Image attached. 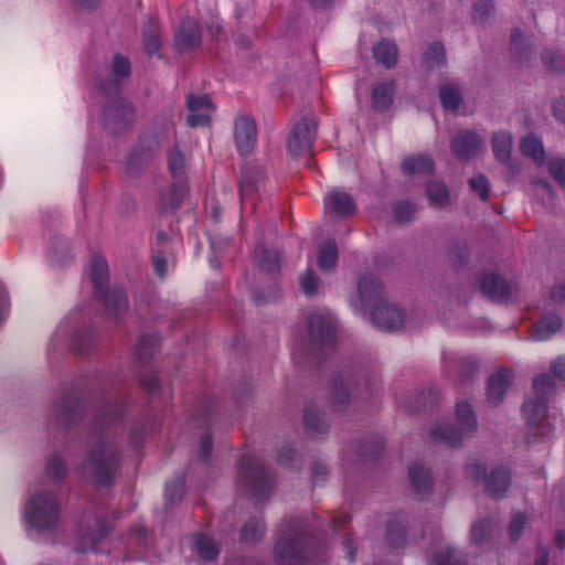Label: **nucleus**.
I'll return each instance as SVG.
<instances>
[{"instance_id":"obj_39","label":"nucleus","mask_w":565,"mask_h":565,"mask_svg":"<svg viewBox=\"0 0 565 565\" xmlns=\"http://www.w3.org/2000/svg\"><path fill=\"white\" fill-rule=\"evenodd\" d=\"M394 213L398 222H407L413 217L415 209L411 203L401 202L395 206Z\"/></svg>"},{"instance_id":"obj_63","label":"nucleus","mask_w":565,"mask_h":565,"mask_svg":"<svg viewBox=\"0 0 565 565\" xmlns=\"http://www.w3.org/2000/svg\"><path fill=\"white\" fill-rule=\"evenodd\" d=\"M142 385L148 390H153L156 386V381L153 380L151 383H145L142 382Z\"/></svg>"},{"instance_id":"obj_38","label":"nucleus","mask_w":565,"mask_h":565,"mask_svg":"<svg viewBox=\"0 0 565 565\" xmlns=\"http://www.w3.org/2000/svg\"><path fill=\"white\" fill-rule=\"evenodd\" d=\"M548 169L553 178L565 186V161L562 159H552L548 162Z\"/></svg>"},{"instance_id":"obj_29","label":"nucleus","mask_w":565,"mask_h":565,"mask_svg":"<svg viewBox=\"0 0 565 565\" xmlns=\"http://www.w3.org/2000/svg\"><path fill=\"white\" fill-rule=\"evenodd\" d=\"M195 551L205 561H212L218 554L216 545L205 535H198L195 537Z\"/></svg>"},{"instance_id":"obj_30","label":"nucleus","mask_w":565,"mask_h":565,"mask_svg":"<svg viewBox=\"0 0 565 565\" xmlns=\"http://www.w3.org/2000/svg\"><path fill=\"white\" fill-rule=\"evenodd\" d=\"M439 97L443 106L447 109H456L461 100V94L454 85L441 86Z\"/></svg>"},{"instance_id":"obj_24","label":"nucleus","mask_w":565,"mask_h":565,"mask_svg":"<svg viewBox=\"0 0 565 565\" xmlns=\"http://www.w3.org/2000/svg\"><path fill=\"white\" fill-rule=\"evenodd\" d=\"M111 73H113V76L115 77L113 83L109 85V86H105V85H102V89L107 93L109 90V93L114 89V90H117L118 89V82L122 78H126L130 75V63L129 61L121 56V55H116L113 60V63H111Z\"/></svg>"},{"instance_id":"obj_9","label":"nucleus","mask_w":565,"mask_h":565,"mask_svg":"<svg viewBox=\"0 0 565 565\" xmlns=\"http://www.w3.org/2000/svg\"><path fill=\"white\" fill-rule=\"evenodd\" d=\"M234 140L242 156L252 153L257 141L256 124L252 117L237 115L234 120Z\"/></svg>"},{"instance_id":"obj_35","label":"nucleus","mask_w":565,"mask_h":565,"mask_svg":"<svg viewBox=\"0 0 565 565\" xmlns=\"http://www.w3.org/2000/svg\"><path fill=\"white\" fill-rule=\"evenodd\" d=\"M156 24H151L149 31L143 32V45L148 54H156L160 49V40L156 32Z\"/></svg>"},{"instance_id":"obj_56","label":"nucleus","mask_w":565,"mask_h":565,"mask_svg":"<svg viewBox=\"0 0 565 565\" xmlns=\"http://www.w3.org/2000/svg\"><path fill=\"white\" fill-rule=\"evenodd\" d=\"M77 6L82 8H93L97 3H99L100 0H73Z\"/></svg>"},{"instance_id":"obj_19","label":"nucleus","mask_w":565,"mask_h":565,"mask_svg":"<svg viewBox=\"0 0 565 565\" xmlns=\"http://www.w3.org/2000/svg\"><path fill=\"white\" fill-rule=\"evenodd\" d=\"M492 150L498 161L507 163L513 148V138L510 132L498 131L492 136Z\"/></svg>"},{"instance_id":"obj_44","label":"nucleus","mask_w":565,"mask_h":565,"mask_svg":"<svg viewBox=\"0 0 565 565\" xmlns=\"http://www.w3.org/2000/svg\"><path fill=\"white\" fill-rule=\"evenodd\" d=\"M551 371L555 375V377L565 381V355L556 358L551 363Z\"/></svg>"},{"instance_id":"obj_2","label":"nucleus","mask_w":565,"mask_h":565,"mask_svg":"<svg viewBox=\"0 0 565 565\" xmlns=\"http://www.w3.org/2000/svg\"><path fill=\"white\" fill-rule=\"evenodd\" d=\"M60 503L49 492L32 494L24 508V520L30 529L38 532L52 530L60 520Z\"/></svg>"},{"instance_id":"obj_48","label":"nucleus","mask_w":565,"mask_h":565,"mask_svg":"<svg viewBox=\"0 0 565 565\" xmlns=\"http://www.w3.org/2000/svg\"><path fill=\"white\" fill-rule=\"evenodd\" d=\"M212 450V440L210 436H204L201 440L199 456L202 459H207Z\"/></svg>"},{"instance_id":"obj_58","label":"nucleus","mask_w":565,"mask_h":565,"mask_svg":"<svg viewBox=\"0 0 565 565\" xmlns=\"http://www.w3.org/2000/svg\"><path fill=\"white\" fill-rule=\"evenodd\" d=\"M312 6L317 8H324L333 2V0H310Z\"/></svg>"},{"instance_id":"obj_57","label":"nucleus","mask_w":565,"mask_h":565,"mask_svg":"<svg viewBox=\"0 0 565 565\" xmlns=\"http://www.w3.org/2000/svg\"><path fill=\"white\" fill-rule=\"evenodd\" d=\"M253 185L252 183L247 182L246 179H243L241 182V193L244 198L245 195L249 194L252 192Z\"/></svg>"},{"instance_id":"obj_62","label":"nucleus","mask_w":565,"mask_h":565,"mask_svg":"<svg viewBox=\"0 0 565 565\" xmlns=\"http://www.w3.org/2000/svg\"><path fill=\"white\" fill-rule=\"evenodd\" d=\"M547 564V555L544 554L536 563V565H546Z\"/></svg>"},{"instance_id":"obj_34","label":"nucleus","mask_w":565,"mask_h":565,"mask_svg":"<svg viewBox=\"0 0 565 565\" xmlns=\"http://www.w3.org/2000/svg\"><path fill=\"white\" fill-rule=\"evenodd\" d=\"M300 287L301 290L310 296L317 292L318 289V279L311 269H307L301 276H300Z\"/></svg>"},{"instance_id":"obj_50","label":"nucleus","mask_w":565,"mask_h":565,"mask_svg":"<svg viewBox=\"0 0 565 565\" xmlns=\"http://www.w3.org/2000/svg\"><path fill=\"white\" fill-rule=\"evenodd\" d=\"M551 298L555 301L565 299V284H555L550 291Z\"/></svg>"},{"instance_id":"obj_37","label":"nucleus","mask_w":565,"mask_h":565,"mask_svg":"<svg viewBox=\"0 0 565 565\" xmlns=\"http://www.w3.org/2000/svg\"><path fill=\"white\" fill-rule=\"evenodd\" d=\"M66 468L64 462L58 457H52L47 462V475L53 479H61L65 476Z\"/></svg>"},{"instance_id":"obj_40","label":"nucleus","mask_w":565,"mask_h":565,"mask_svg":"<svg viewBox=\"0 0 565 565\" xmlns=\"http://www.w3.org/2000/svg\"><path fill=\"white\" fill-rule=\"evenodd\" d=\"M79 408L77 405H62L58 406L56 416L61 422L72 423L74 418L77 416Z\"/></svg>"},{"instance_id":"obj_26","label":"nucleus","mask_w":565,"mask_h":565,"mask_svg":"<svg viewBox=\"0 0 565 565\" xmlns=\"http://www.w3.org/2000/svg\"><path fill=\"white\" fill-rule=\"evenodd\" d=\"M409 479L419 493L426 492L431 484L429 472L419 463L409 466Z\"/></svg>"},{"instance_id":"obj_53","label":"nucleus","mask_w":565,"mask_h":565,"mask_svg":"<svg viewBox=\"0 0 565 565\" xmlns=\"http://www.w3.org/2000/svg\"><path fill=\"white\" fill-rule=\"evenodd\" d=\"M554 115L555 117L565 122V100H558L554 104Z\"/></svg>"},{"instance_id":"obj_23","label":"nucleus","mask_w":565,"mask_h":565,"mask_svg":"<svg viewBox=\"0 0 565 565\" xmlns=\"http://www.w3.org/2000/svg\"><path fill=\"white\" fill-rule=\"evenodd\" d=\"M521 151L524 156L532 158L537 166L545 162V152L542 141L534 137L527 136L520 143Z\"/></svg>"},{"instance_id":"obj_52","label":"nucleus","mask_w":565,"mask_h":565,"mask_svg":"<svg viewBox=\"0 0 565 565\" xmlns=\"http://www.w3.org/2000/svg\"><path fill=\"white\" fill-rule=\"evenodd\" d=\"M454 361L459 364L460 372L462 373V375L466 374V367L473 369L477 364L472 358H465V359H461L460 361L458 359H454Z\"/></svg>"},{"instance_id":"obj_8","label":"nucleus","mask_w":565,"mask_h":565,"mask_svg":"<svg viewBox=\"0 0 565 565\" xmlns=\"http://www.w3.org/2000/svg\"><path fill=\"white\" fill-rule=\"evenodd\" d=\"M317 125L313 120L303 119L292 128L287 147L292 156H299L308 152L316 136Z\"/></svg>"},{"instance_id":"obj_14","label":"nucleus","mask_w":565,"mask_h":565,"mask_svg":"<svg viewBox=\"0 0 565 565\" xmlns=\"http://www.w3.org/2000/svg\"><path fill=\"white\" fill-rule=\"evenodd\" d=\"M512 371L500 370L492 374L488 381L487 396L489 403L497 405L501 403L512 382Z\"/></svg>"},{"instance_id":"obj_1","label":"nucleus","mask_w":565,"mask_h":565,"mask_svg":"<svg viewBox=\"0 0 565 565\" xmlns=\"http://www.w3.org/2000/svg\"><path fill=\"white\" fill-rule=\"evenodd\" d=\"M382 290V284L375 276L363 275L358 282V296L351 299V305L363 312L371 309L370 320L377 329L397 331L404 326V315L398 307L383 300Z\"/></svg>"},{"instance_id":"obj_25","label":"nucleus","mask_w":565,"mask_h":565,"mask_svg":"<svg viewBox=\"0 0 565 565\" xmlns=\"http://www.w3.org/2000/svg\"><path fill=\"white\" fill-rule=\"evenodd\" d=\"M338 260V248L334 242L328 241L321 245L318 255V266L323 271L334 268Z\"/></svg>"},{"instance_id":"obj_27","label":"nucleus","mask_w":565,"mask_h":565,"mask_svg":"<svg viewBox=\"0 0 565 565\" xmlns=\"http://www.w3.org/2000/svg\"><path fill=\"white\" fill-rule=\"evenodd\" d=\"M426 193L429 202L436 207H444L449 203V191L445 184L440 182H429L427 184Z\"/></svg>"},{"instance_id":"obj_5","label":"nucleus","mask_w":565,"mask_h":565,"mask_svg":"<svg viewBox=\"0 0 565 565\" xmlns=\"http://www.w3.org/2000/svg\"><path fill=\"white\" fill-rule=\"evenodd\" d=\"M90 278L95 285L98 297L102 299L110 315L117 316L126 311L128 301L121 289H114L110 292H104V288L108 279V266L103 257L96 256L93 258L90 264Z\"/></svg>"},{"instance_id":"obj_15","label":"nucleus","mask_w":565,"mask_h":565,"mask_svg":"<svg viewBox=\"0 0 565 565\" xmlns=\"http://www.w3.org/2000/svg\"><path fill=\"white\" fill-rule=\"evenodd\" d=\"M324 205L339 216H349L355 212V203L351 195L337 189L329 192Z\"/></svg>"},{"instance_id":"obj_16","label":"nucleus","mask_w":565,"mask_h":565,"mask_svg":"<svg viewBox=\"0 0 565 565\" xmlns=\"http://www.w3.org/2000/svg\"><path fill=\"white\" fill-rule=\"evenodd\" d=\"M480 286L483 294L492 300L504 299L509 294L507 281L494 274L484 275L481 278Z\"/></svg>"},{"instance_id":"obj_64","label":"nucleus","mask_w":565,"mask_h":565,"mask_svg":"<svg viewBox=\"0 0 565 565\" xmlns=\"http://www.w3.org/2000/svg\"><path fill=\"white\" fill-rule=\"evenodd\" d=\"M541 186L547 194H551V186L546 182H542Z\"/></svg>"},{"instance_id":"obj_13","label":"nucleus","mask_w":565,"mask_h":565,"mask_svg":"<svg viewBox=\"0 0 565 565\" xmlns=\"http://www.w3.org/2000/svg\"><path fill=\"white\" fill-rule=\"evenodd\" d=\"M275 553L278 565H313V561L299 554L298 544L295 541H278Z\"/></svg>"},{"instance_id":"obj_6","label":"nucleus","mask_w":565,"mask_h":565,"mask_svg":"<svg viewBox=\"0 0 565 565\" xmlns=\"http://www.w3.org/2000/svg\"><path fill=\"white\" fill-rule=\"evenodd\" d=\"M534 397L523 404V414L531 425H536L543 419L546 411L547 395L553 390V381L547 374H540L533 380Z\"/></svg>"},{"instance_id":"obj_60","label":"nucleus","mask_w":565,"mask_h":565,"mask_svg":"<svg viewBox=\"0 0 565 565\" xmlns=\"http://www.w3.org/2000/svg\"><path fill=\"white\" fill-rule=\"evenodd\" d=\"M521 38H522V34H521V32H519V31H516V32L513 34V36H512V42H513V44L515 45V47L518 46V43H519V41L521 40Z\"/></svg>"},{"instance_id":"obj_43","label":"nucleus","mask_w":565,"mask_h":565,"mask_svg":"<svg viewBox=\"0 0 565 565\" xmlns=\"http://www.w3.org/2000/svg\"><path fill=\"white\" fill-rule=\"evenodd\" d=\"M168 164L172 174H177L183 167V157L181 152L178 150L172 151L169 154Z\"/></svg>"},{"instance_id":"obj_32","label":"nucleus","mask_w":565,"mask_h":565,"mask_svg":"<svg viewBox=\"0 0 565 565\" xmlns=\"http://www.w3.org/2000/svg\"><path fill=\"white\" fill-rule=\"evenodd\" d=\"M445 57L444 46L440 43H433L425 53V64L434 67L443 63Z\"/></svg>"},{"instance_id":"obj_20","label":"nucleus","mask_w":565,"mask_h":565,"mask_svg":"<svg viewBox=\"0 0 565 565\" xmlns=\"http://www.w3.org/2000/svg\"><path fill=\"white\" fill-rule=\"evenodd\" d=\"M373 56L376 62L391 68L397 61V47L394 42L390 40H382L373 49Z\"/></svg>"},{"instance_id":"obj_45","label":"nucleus","mask_w":565,"mask_h":565,"mask_svg":"<svg viewBox=\"0 0 565 565\" xmlns=\"http://www.w3.org/2000/svg\"><path fill=\"white\" fill-rule=\"evenodd\" d=\"M435 565H462L454 558L452 552L447 548L435 558Z\"/></svg>"},{"instance_id":"obj_7","label":"nucleus","mask_w":565,"mask_h":565,"mask_svg":"<svg viewBox=\"0 0 565 565\" xmlns=\"http://www.w3.org/2000/svg\"><path fill=\"white\" fill-rule=\"evenodd\" d=\"M466 473L472 480H484L488 493L494 498H501L510 484V473L502 467L493 469L489 478H486L483 465L479 461H472L467 465Z\"/></svg>"},{"instance_id":"obj_33","label":"nucleus","mask_w":565,"mask_h":565,"mask_svg":"<svg viewBox=\"0 0 565 565\" xmlns=\"http://www.w3.org/2000/svg\"><path fill=\"white\" fill-rule=\"evenodd\" d=\"M264 533V524L260 520H252L242 530V540L253 542Z\"/></svg>"},{"instance_id":"obj_42","label":"nucleus","mask_w":565,"mask_h":565,"mask_svg":"<svg viewBox=\"0 0 565 565\" xmlns=\"http://www.w3.org/2000/svg\"><path fill=\"white\" fill-rule=\"evenodd\" d=\"M487 531H488V522L487 521L476 523L471 529V541L475 544L482 543L484 540V536L487 534Z\"/></svg>"},{"instance_id":"obj_55","label":"nucleus","mask_w":565,"mask_h":565,"mask_svg":"<svg viewBox=\"0 0 565 565\" xmlns=\"http://www.w3.org/2000/svg\"><path fill=\"white\" fill-rule=\"evenodd\" d=\"M492 9V3L489 0L479 1L475 7V14L482 15L483 12H488Z\"/></svg>"},{"instance_id":"obj_49","label":"nucleus","mask_w":565,"mask_h":565,"mask_svg":"<svg viewBox=\"0 0 565 565\" xmlns=\"http://www.w3.org/2000/svg\"><path fill=\"white\" fill-rule=\"evenodd\" d=\"M332 398L335 404H343L348 398L347 390L342 385L340 387L334 385L332 390Z\"/></svg>"},{"instance_id":"obj_28","label":"nucleus","mask_w":565,"mask_h":565,"mask_svg":"<svg viewBox=\"0 0 565 565\" xmlns=\"http://www.w3.org/2000/svg\"><path fill=\"white\" fill-rule=\"evenodd\" d=\"M254 258L257 262L259 268L267 271H273L278 268L280 262L278 252L266 248L255 249Z\"/></svg>"},{"instance_id":"obj_17","label":"nucleus","mask_w":565,"mask_h":565,"mask_svg":"<svg viewBox=\"0 0 565 565\" xmlns=\"http://www.w3.org/2000/svg\"><path fill=\"white\" fill-rule=\"evenodd\" d=\"M562 327V321L556 315L544 316L534 326L531 333L532 339L545 341L552 338Z\"/></svg>"},{"instance_id":"obj_11","label":"nucleus","mask_w":565,"mask_h":565,"mask_svg":"<svg viewBox=\"0 0 565 565\" xmlns=\"http://www.w3.org/2000/svg\"><path fill=\"white\" fill-rule=\"evenodd\" d=\"M188 124L191 127L206 126L211 122L214 114V106L207 95L195 97L190 95L188 97Z\"/></svg>"},{"instance_id":"obj_36","label":"nucleus","mask_w":565,"mask_h":565,"mask_svg":"<svg viewBox=\"0 0 565 565\" xmlns=\"http://www.w3.org/2000/svg\"><path fill=\"white\" fill-rule=\"evenodd\" d=\"M470 188L476 192L481 200H487L489 196L488 181L483 175L471 178L469 181Z\"/></svg>"},{"instance_id":"obj_10","label":"nucleus","mask_w":565,"mask_h":565,"mask_svg":"<svg viewBox=\"0 0 565 565\" xmlns=\"http://www.w3.org/2000/svg\"><path fill=\"white\" fill-rule=\"evenodd\" d=\"M483 148V139L475 131L462 130L451 140V152L458 159H470Z\"/></svg>"},{"instance_id":"obj_3","label":"nucleus","mask_w":565,"mask_h":565,"mask_svg":"<svg viewBox=\"0 0 565 565\" xmlns=\"http://www.w3.org/2000/svg\"><path fill=\"white\" fill-rule=\"evenodd\" d=\"M117 465V456L109 446L98 444L90 452L82 467L83 478L93 481L97 486H106L111 482Z\"/></svg>"},{"instance_id":"obj_41","label":"nucleus","mask_w":565,"mask_h":565,"mask_svg":"<svg viewBox=\"0 0 565 565\" xmlns=\"http://www.w3.org/2000/svg\"><path fill=\"white\" fill-rule=\"evenodd\" d=\"M526 519L523 514H515L509 526V535L511 540H518L525 526Z\"/></svg>"},{"instance_id":"obj_12","label":"nucleus","mask_w":565,"mask_h":565,"mask_svg":"<svg viewBox=\"0 0 565 565\" xmlns=\"http://www.w3.org/2000/svg\"><path fill=\"white\" fill-rule=\"evenodd\" d=\"M309 332L313 340L331 342L335 335V319L331 313H317L309 320Z\"/></svg>"},{"instance_id":"obj_4","label":"nucleus","mask_w":565,"mask_h":565,"mask_svg":"<svg viewBox=\"0 0 565 565\" xmlns=\"http://www.w3.org/2000/svg\"><path fill=\"white\" fill-rule=\"evenodd\" d=\"M456 414L460 423V429H452L447 423L437 422L429 429V437L448 446H455L460 443L467 433L475 431L477 428V419L471 406L466 402L457 404Z\"/></svg>"},{"instance_id":"obj_47","label":"nucleus","mask_w":565,"mask_h":565,"mask_svg":"<svg viewBox=\"0 0 565 565\" xmlns=\"http://www.w3.org/2000/svg\"><path fill=\"white\" fill-rule=\"evenodd\" d=\"M153 266H154V270L158 276H160V277L166 276V273L168 269L167 260L161 255H159L157 252L153 254Z\"/></svg>"},{"instance_id":"obj_59","label":"nucleus","mask_w":565,"mask_h":565,"mask_svg":"<svg viewBox=\"0 0 565 565\" xmlns=\"http://www.w3.org/2000/svg\"><path fill=\"white\" fill-rule=\"evenodd\" d=\"M209 30H210L212 36H215L216 34H218L221 32V24L218 22H213L209 26Z\"/></svg>"},{"instance_id":"obj_31","label":"nucleus","mask_w":565,"mask_h":565,"mask_svg":"<svg viewBox=\"0 0 565 565\" xmlns=\"http://www.w3.org/2000/svg\"><path fill=\"white\" fill-rule=\"evenodd\" d=\"M303 422L306 428L312 434H321L326 429L324 422L321 419L320 414L310 407L305 411Z\"/></svg>"},{"instance_id":"obj_18","label":"nucleus","mask_w":565,"mask_h":565,"mask_svg":"<svg viewBox=\"0 0 565 565\" xmlns=\"http://www.w3.org/2000/svg\"><path fill=\"white\" fill-rule=\"evenodd\" d=\"M199 43L200 31L196 22L193 20L184 21L175 36V45L179 49H190Z\"/></svg>"},{"instance_id":"obj_46","label":"nucleus","mask_w":565,"mask_h":565,"mask_svg":"<svg viewBox=\"0 0 565 565\" xmlns=\"http://www.w3.org/2000/svg\"><path fill=\"white\" fill-rule=\"evenodd\" d=\"M184 195V186L183 185H177L173 188V195L172 198L170 199H166L163 198L164 200V204L167 206H171V207H175L180 204L182 198Z\"/></svg>"},{"instance_id":"obj_54","label":"nucleus","mask_w":565,"mask_h":565,"mask_svg":"<svg viewBox=\"0 0 565 565\" xmlns=\"http://www.w3.org/2000/svg\"><path fill=\"white\" fill-rule=\"evenodd\" d=\"M154 341L153 338H142L138 344V351H139V354L142 356V355H147V354H151L152 351H149L148 352V344H152Z\"/></svg>"},{"instance_id":"obj_61","label":"nucleus","mask_w":565,"mask_h":565,"mask_svg":"<svg viewBox=\"0 0 565 565\" xmlns=\"http://www.w3.org/2000/svg\"><path fill=\"white\" fill-rule=\"evenodd\" d=\"M556 543H557V545H558L559 547H563V546H564V543H565V539H564V536H563V535H561V534H558V535L556 536Z\"/></svg>"},{"instance_id":"obj_22","label":"nucleus","mask_w":565,"mask_h":565,"mask_svg":"<svg viewBox=\"0 0 565 565\" xmlns=\"http://www.w3.org/2000/svg\"><path fill=\"white\" fill-rule=\"evenodd\" d=\"M394 86L393 83H381L373 87L372 105L375 110H386L393 100Z\"/></svg>"},{"instance_id":"obj_21","label":"nucleus","mask_w":565,"mask_h":565,"mask_svg":"<svg viewBox=\"0 0 565 565\" xmlns=\"http://www.w3.org/2000/svg\"><path fill=\"white\" fill-rule=\"evenodd\" d=\"M433 169L431 158L425 154L408 157L402 162V170L405 174H427Z\"/></svg>"},{"instance_id":"obj_51","label":"nucleus","mask_w":565,"mask_h":565,"mask_svg":"<svg viewBox=\"0 0 565 565\" xmlns=\"http://www.w3.org/2000/svg\"><path fill=\"white\" fill-rule=\"evenodd\" d=\"M116 109L126 120H129L132 117V109L129 104L124 102L117 103Z\"/></svg>"}]
</instances>
